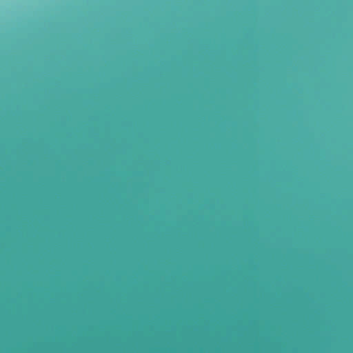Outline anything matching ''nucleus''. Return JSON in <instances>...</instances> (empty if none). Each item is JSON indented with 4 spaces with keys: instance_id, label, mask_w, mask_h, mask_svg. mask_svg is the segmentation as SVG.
<instances>
[{
    "instance_id": "f257e3e1",
    "label": "nucleus",
    "mask_w": 353,
    "mask_h": 353,
    "mask_svg": "<svg viewBox=\"0 0 353 353\" xmlns=\"http://www.w3.org/2000/svg\"><path fill=\"white\" fill-rule=\"evenodd\" d=\"M142 22H150L143 21ZM155 22H262L261 21H156ZM264 22H347V21H265Z\"/></svg>"
},
{
    "instance_id": "f03ea898",
    "label": "nucleus",
    "mask_w": 353,
    "mask_h": 353,
    "mask_svg": "<svg viewBox=\"0 0 353 353\" xmlns=\"http://www.w3.org/2000/svg\"><path fill=\"white\" fill-rule=\"evenodd\" d=\"M88 23H92V21H88Z\"/></svg>"
},
{
    "instance_id": "7ed1b4c3",
    "label": "nucleus",
    "mask_w": 353,
    "mask_h": 353,
    "mask_svg": "<svg viewBox=\"0 0 353 353\" xmlns=\"http://www.w3.org/2000/svg\"><path fill=\"white\" fill-rule=\"evenodd\" d=\"M88 23H92V21H88Z\"/></svg>"
},
{
    "instance_id": "20e7f679",
    "label": "nucleus",
    "mask_w": 353,
    "mask_h": 353,
    "mask_svg": "<svg viewBox=\"0 0 353 353\" xmlns=\"http://www.w3.org/2000/svg\"><path fill=\"white\" fill-rule=\"evenodd\" d=\"M88 23H92V21H88Z\"/></svg>"
}]
</instances>
